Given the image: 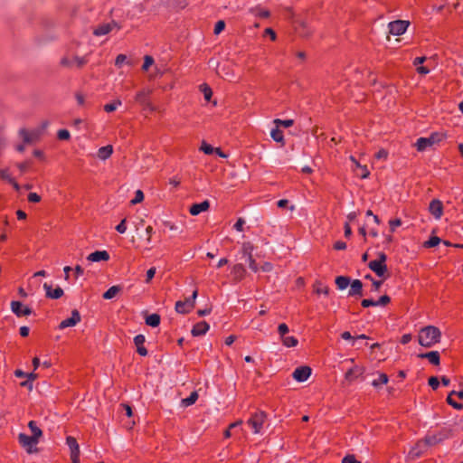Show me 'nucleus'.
<instances>
[{"label": "nucleus", "mask_w": 463, "mask_h": 463, "mask_svg": "<svg viewBox=\"0 0 463 463\" xmlns=\"http://www.w3.org/2000/svg\"><path fill=\"white\" fill-rule=\"evenodd\" d=\"M28 200L31 203H38L41 200V197L36 193H30L28 194Z\"/></svg>", "instance_id": "58"}, {"label": "nucleus", "mask_w": 463, "mask_h": 463, "mask_svg": "<svg viewBox=\"0 0 463 463\" xmlns=\"http://www.w3.org/2000/svg\"><path fill=\"white\" fill-rule=\"evenodd\" d=\"M429 210L436 219H439L443 213L442 203L438 199L432 200L430 203Z\"/></svg>", "instance_id": "17"}, {"label": "nucleus", "mask_w": 463, "mask_h": 463, "mask_svg": "<svg viewBox=\"0 0 463 463\" xmlns=\"http://www.w3.org/2000/svg\"><path fill=\"white\" fill-rule=\"evenodd\" d=\"M120 105H121V100L117 99V100H115V101H114V102H112V103L106 104V105L104 106V109H105V111H106V112H112V111L116 110V109H117V108H118V106H120Z\"/></svg>", "instance_id": "37"}, {"label": "nucleus", "mask_w": 463, "mask_h": 463, "mask_svg": "<svg viewBox=\"0 0 463 463\" xmlns=\"http://www.w3.org/2000/svg\"><path fill=\"white\" fill-rule=\"evenodd\" d=\"M441 333L439 329L434 326H428L421 328L418 334L419 344L430 348L440 341Z\"/></svg>", "instance_id": "1"}, {"label": "nucleus", "mask_w": 463, "mask_h": 463, "mask_svg": "<svg viewBox=\"0 0 463 463\" xmlns=\"http://www.w3.org/2000/svg\"><path fill=\"white\" fill-rule=\"evenodd\" d=\"M198 399V393L197 392H192L191 394L184 399H182L181 404L183 407H188L193 405Z\"/></svg>", "instance_id": "32"}, {"label": "nucleus", "mask_w": 463, "mask_h": 463, "mask_svg": "<svg viewBox=\"0 0 463 463\" xmlns=\"http://www.w3.org/2000/svg\"><path fill=\"white\" fill-rule=\"evenodd\" d=\"M429 445L425 439L419 440L410 450L409 457L411 459L420 458L428 449Z\"/></svg>", "instance_id": "10"}, {"label": "nucleus", "mask_w": 463, "mask_h": 463, "mask_svg": "<svg viewBox=\"0 0 463 463\" xmlns=\"http://www.w3.org/2000/svg\"><path fill=\"white\" fill-rule=\"evenodd\" d=\"M442 137L443 136L440 134L434 133L429 137H420L417 139L415 146L419 151H424L428 147L439 142L442 139Z\"/></svg>", "instance_id": "6"}, {"label": "nucleus", "mask_w": 463, "mask_h": 463, "mask_svg": "<svg viewBox=\"0 0 463 463\" xmlns=\"http://www.w3.org/2000/svg\"><path fill=\"white\" fill-rule=\"evenodd\" d=\"M369 268L373 271L375 272V274L379 277H382L383 276V274L385 273L386 271V265L385 264H382L378 261H376L375 260H372L370 263H369Z\"/></svg>", "instance_id": "25"}, {"label": "nucleus", "mask_w": 463, "mask_h": 463, "mask_svg": "<svg viewBox=\"0 0 463 463\" xmlns=\"http://www.w3.org/2000/svg\"><path fill=\"white\" fill-rule=\"evenodd\" d=\"M350 160L354 163L355 168L354 171L356 173V175H360L361 178H367L370 175L369 170L367 169L366 165H361L359 162L356 161V159L351 156Z\"/></svg>", "instance_id": "20"}, {"label": "nucleus", "mask_w": 463, "mask_h": 463, "mask_svg": "<svg viewBox=\"0 0 463 463\" xmlns=\"http://www.w3.org/2000/svg\"><path fill=\"white\" fill-rule=\"evenodd\" d=\"M210 203L207 200L200 203H194L190 207V213L192 215H198L203 212H205L209 209Z\"/></svg>", "instance_id": "22"}, {"label": "nucleus", "mask_w": 463, "mask_h": 463, "mask_svg": "<svg viewBox=\"0 0 463 463\" xmlns=\"http://www.w3.org/2000/svg\"><path fill=\"white\" fill-rule=\"evenodd\" d=\"M116 230L119 233H125L126 232V231H127L126 219H123L120 222V223L116 226Z\"/></svg>", "instance_id": "54"}, {"label": "nucleus", "mask_w": 463, "mask_h": 463, "mask_svg": "<svg viewBox=\"0 0 463 463\" xmlns=\"http://www.w3.org/2000/svg\"><path fill=\"white\" fill-rule=\"evenodd\" d=\"M57 136L61 140H67L70 138V132L66 129H61L58 131Z\"/></svg>", "instance_id": "48"}, {"label": "nucleus", "mask_w": 463, "mask_h": 463, "mask_svg": "<svg viewBox=\"0 0 463 463\" xmlns=\"http://www.w3.org/2000/svg\"><path fill=\"white\" fill-rule=\"evenodd\" d=\"M334 248L337 250H342L346 248V243L341 241H338L335 243Z\"/></svg>", "instance_id": "63"}, {"label": "nucleus", "mask_w": 463, "mask_h": 463, "mask_svg": "<svg viewBox=\"0 0 463 463\" xmlns=\"http://www.w3.org/2000/svg\"><path fill=\"white\" fill-rule=\"evenodd\" d=\"M389 224L391 226V231L394 232L396 227H399L402 225V221H401V219L391 220L389 222Z\"/></svg>", "instance_id": "55"}, {"label": "nucleus", "mask_w": 463, "mask_h": 463, "mask_svg": "<svg viewBox=\"0 0 463 463\" xmlns=\"http://www.w3.org/2000/svg\"><path fill=\"white\" fill-rule=\"evenodd\" d=\"M201 88H202V91L203 92L204 99L207 101H209L211 99V97L213 94L212 90L206 84L202 85Z\"/></svg>", "instance_id": "43"}, {"label": "nucleus", "mask_w": 463, "mask_h": 463, "mask_svg": "<svg viewBox=\"0 0 463 463\" xmlns=\"http://www.w3.org/2000/svg\"><path fill=\"white\" fill-rule=\"evenodd\" d=\"M224 28H225L224 21H222V20L218 21L214 27V33L215 34L221 33Z\"/></svg>", "instance_id": "46"}, {"label": "nucleus", "mask_w": 463, "mask_h": 463, "mask_svg": "<svg viewBox=\"0 0 463 463\" xmlns=\"http://www.w3.org/2000/svg\"><path fill=\"white\" fill-rule=\"evenodd\" d=\"M18 441L28 454L36 453L38 451L36 445L38 444L39 440L34 437L28 436L24 433H20L18 435Z\"/></svg>", "instance_id": "5"}, {"label": "nucleus", "mask_w": 463, "mask_h": 463, "mask_svg": "<svg viewBox=\"0 0 463 463\" xmlns=\"http://www.w3.org/2000/svg\"><path fill=\"white\" fill-rule=\"evenodd\" d=\"M267 420V414L263 411H258L251 414L250 418L247 420L249 426L253 430L254 434L261 432V429Z\"/></svg>", "instance_id": "2"}, {"label": "nucleus", "mask_w": 463, "mask_h": 463, "mask_svg": "<svg viewBox=\"0 0 463 463\" xmlns=\"http://www.w3.org/2000/svg\"><path fill=\"white\" fill-rule=\"evenodd\" d=\"M11 310L18 317H27L32 314V308L20 301H12Z\"/></svg>", "instance_id": "9"}, {"label": "nucleus", "mask_w": 463, "mask_h": 463, "mask_svg": "<svg viewBox=\"0 0 463 463\" xmlns=\"http://www.w3.org/2000/svg\"><path fill=\"white\" fill-rule=\"evenodd\" d=\"M153 63H154L153 57H151L149 55H146L145 58H144V63H143V66H142V70L147 71L148 68L153 65Z\"/></svg>", "instance_id": "42"}, {"label": "nucleus", "mask_w": 463, "mask_h": 463, "mask_svg": "<svg viewBox=\"0 0 463 463\" xmlns=\"http://www.w3.org/2000/svg\"><path fill=\"white\" fill-rule=\"evenodd\" d=\"M80 315L79 313L78 310L74 309L72 312H71V317L69 318H66L64 320H62L60 325H59V328L60 329H64V328H67V327H71V326H76L78 323L80 322Z\"/></svg>", "instance_id": "11"}, {"label": "nucleus", "mask_w": 463, "mask_h": 463, "mask_svg": "<svg viewBox=\"0 0 463 463\" xmlns=\"http://www.w3.org/2000/svg\"><path fill=\"white\" fill-rule=\"evenodd\" d=\"M388 375L386 373H380L377 379H374L372 383L373 386L378 388L388 383Z\"/></svg>", "instance_id": "35"}, {"label": "nucleus", "mask_w": 463, "mask_h": 463, "mask_svg": "<svg viewBox=\"0 0 463 463\" xmlns=\"http://www.w3.org/2000/svg\"><path fill=\"white\" fill-rule=\"evenodd\" d=\"M66 443L71 449V456H80V447L75 438L71 436L67 437Z\"/></svg>", "instance_id": "26"}, {"label": "nucleus", "mask_w": 463, "mask_h": 463, "mask_svg": "<svg viewBox=\"0 0 463 463\" xmlns=\"http://www.w3.org/2000/svg\"><path fill=\"white\" fill-rule=\"evenodd\" d=\"M278 332L280 335V337H283L288 332V326L286 324L282 323L279 325Z\"/></svg>", "instance_id": "50"}, {"label": "nucleus", "mask_w": 463, "mask_h": 463, "mask_svg": "<svg viewBox=\"0 0 463 463\" xmlns=\"http://www.w3.org/2000/svg\"><path fill=\"white\" fill-rule=\"evenodd\" d=\"M243 260L249 264V268L253 272H258L260 270V268L258 267V265H257L255 260L252 258V256L250 257V259H243Z\"/></svg>", "instance_id": "39"}, {"label": "nucleus", "mask_w": 463, "mask_h": 463, "mask_svg": "<svg viewBox=\"0 0 463 463\" xmlns=\"http://www.w3.org/2000/svg\"><path fill=\"white\" fill-rule=\"evenodd\" d=\"M147 93L145 90H141L136 95V100L141 104H146Z\"/></svg>", "instance_id": "44"}, {"label": "nucleus", "mask_w": 463, "mask_h": 463, "mask_svg": "<svg viewBox=\"0 0 463 463\" xmlns=\"http://www.w3.org/2000/svg\"><path fill=\"white\" fill-rule=\"evenodd\" d=\"M201 150L203 151L205 154L210 155L214 151V148L212 146L208 145L207 143L203 142Z\"/></svg>", "instance_id": "51"}, {"label": "nucleus", "mask_w": 463, "mask_h": 463, "mask_svg": "<svg viewBox=\"0 0 463 463\" xmlns=\"http://www.w3.org/2000/svg\"><path fill=\"white\" fill-rule=\"evenodd\" d=\"M364 279H370V280H371V282H372V285H371V286H372V287H374L375 288H379L382 286V284H383V281H382V280H373V279L371 278V276H370V275L365 276V278H364Z\"/></svg>", "instance_id": "57"}, {"label": "nucleus", "mask_w": 463, "mask_h": 463, "mask_svg": "<svg viewBox=\"0 0 463 463\" xmlns=\"http://www.w3.org/2000/svg\"><path fill=\"white\" fill-rule=\"evenodd\" d=\"M315 289H328L329 286L326 284L323 280H317L314 284Z\"/></svg>", "instance_id": "52"}, {"label": "nucleus", "mask_w": 463, "mask_h": 463, "mask_svg": "<svg viewBox=\"0 0 463 463\" xmlns=\"http://www.w3.org/2000/svg\"><path fill=\"white\" fill-rule=\"evenodd\" d=\"M160 316L158 314H150L146 317V324L152 327H156L160 324Z\"/></svg>", "instance_id": "29"}, {"label": "nucleus", "mask_w": 463, "mask_h": 463, "mask_svg": "<svg viewBox=\"0 0 463 463\" xmlns=\"http://www.w3.org/2000/svg\"><path fill=\"white\" fill-rule=\"evenodd\" d=\"M335 285L337 286L338 289H345L349 286L350 289H362L363 287H369V285L364 284L360 279H354L353 281H351L350 278L345 276L337 277L335 279Z\"/></svg>", "instance_id": "3"}, {"label": "nucleus", "mask_w": 463, "mask_h": 463, "mask_svg": "<svg viewBox=\"0 0 463 463\" xmlns=\"http://www.w3.org/2000/svg\"><path fill=\"white\" fill-rule=\"evenodd\" d=\"M452 394L450 393L448 398H447V402L449 405H451L453 408L457 409V410H460L462 409V404L461 403H458L456 402L453 399H452Z\"/></svg>", "instance_id": "47"}, {"label": "nucleus", "mask_w": 463, "mask_h": 463, "mask_svg": "<svg viewBox=\"0 0 463 463\" xmlns=\"http://www.w3.org/2000/svg\"><path fill=\"white\" fill-rule=\"evenodd\" d=\"M45 275H46V272L44 270H41V271L34 273L33 276L31 278L30 285L32 287H35L36 286L35 282H36L37 277H39V276L44 277Z\"/></svg>", "instance_id": "49"}, {"label": "nucleus", "mask_w": 463, "mask_h": 463, "mask_svg": "<svg viewBox=\"0 0 463 463\" xmlns=\"http://www.w3.org/2000/svg\"><path fill=\"white\" fill-rule=\"evenodd\" d=\"M144 200V194L141 190H137L135 193V197L131 200V204H137L141 203Z\"/></svg>", "instance_id": "41"}, {"label": "nucleus", "mask_w": 463, "mask_h": 463, "mask_svg": "<svg viewBox=\"0 0 463 463\" xmlns=\"http://www.w3.org/2000/svg\"><path fill=\"white\" fill-rule=\"evenodd\" d=\"M109 260V254L106 250H97L87 257V260L91 262L107 261Z\"/></svg>", "instance_id": "19"}, {"label": "nucleus", "mask_w": 463, "mask_h": 463, "mask_svg": "<svg viewBox=\"0 0 463 463\" xmlns=\"http://www.w3.org/2000/svg\"><path fill=\"white\" fill-rule=\"evenodd\" d=\"M419 357L428 359L429 362L434 365H439L440 362V356L438 351H431L425 354H420Z\"/></svg>", "instance_id": "24"}, {"label": "nucleus", "mask_w": 463, "mask_h": 463, "mask_svg": "<svg viewBox=\"0 0 463 463\" xmlns=\"http://www.w3.org/2000/svg\"><path fill=\"white\" fill-rule=\"evenodd\" d=\"M28 427L30 430L32 431V436L37 439L38 440L43 436L42 430L37 426L36 422L34 420H31L28 423Z\"/></svg>", "instance_id": "31"}, {"label": "nucleus", "mask_w": 463, "mask_h": 463, "mask_svg": "<svg viewBox=\"0 0 463 463\" xmlns=\"http://www.w3.org/2000/svg\"><path fill=\"white\" fill-rule=\"evenodd\" d=\"M387 156H388V153L386 150L384 149H381L376 155H375V157L377 159H385L387 158Z\"/></svg>", "instance_id": "64"}, {"label": "nucleus", "mask_w": 463, "mask_h": 463, "mask_svg": "<svg viewBox=\"0 0 463 463\" xmlns=\"http://www.w3.org/2000/svg\"><path fill=\"white\" fill-rule=\"evenodd\" d=\"M365 369L363 366L354 365L345 374V379L348 382H353L358 377L362 376Z\"/></svg>", "instance_id": "16"}, {"label": "nucleus", "mask_w": 463, "mask_h": 463, "mask_svg": "<svg viewBox=\"0 0 463 463\" xmlns=\"http://www.w3.org/2000/svg\"><path fill=\"white\" fill-rule=\"evenodd\" d=\"M246 269L241 263L234 265L232 270L233 278L237 280L241 279L244 277Z\"/></svg>", "instance_id": "27"}, {"label": "nucleus", "mask_w": 463, "mask_h": 463, "mask_svg": "<svg viewBox=\"0 0 463 463\" xmlns=\"http://www.w3.org/2000/svg\"><path fill=\"white\" fill-rule=\"evenodd\" d=\"M118 292V291H105V293L103 294V298L104 299L114 298L117 296Z\"/></svg>", "instance_id": "62"}, {"label": "nucleus", "mask_w": 463, "mask_h": 463, "mask_svg": "<svg viewBox=\"0 0 463 463\" xmlns=\"http://www.w3.org/2000/svg\"><path fill=\"white\" fill-rule=\"evenodd\" d=\"M450 436V430L444 428L437 432L428 433L424 439L428 443L429 447H431L441 443L443 440L449 439Z\"/></svg>", "instance_id": "4"}, {"label": "nucleus", "mask_w": 463, "mask_h": 463, "mask_svg": "<svg viewBox=\"0 0 463 463\" xmlns=\"http://www.w3.org/2000/svg\"><path fill=\"white\" fill-rule=\"evenodd\" d=\"M19 134L23 137L25 144H31L39 139L42 131L40 129H35L31 132H27L25 129H21Z\"/></svg>", "instance_id": "14"}, {"label": "nucleus", "mask_w": 463, "mask_h": 463, "mask_svg": "<svg viewBox=\"0 0 463 463\" xmlns=\"http://www.w3.org/2000/svg\"><path fill=\"white\" fill-rule=\"evenodd\" d=\"M114 27L119 28L118 24L114 21L109 24H103L95 28L93 33L97 36H102L109 33Z\"/></svg>", "instance_id": "18"}, {"label": "nucleus", "mask_w": 463, "mask_h": 463, "mask_svg": "<svg viewBox=\"0 0 463 463\" xmlns=\"http://www.w3.org/2000/svg\"><path fill=\"white\" fill-rule=\"evenodd\" d=\"M127 60V56L125 54H119L116 58L115 64L117 66H120L123 62H125Z\"/></svg>", "instance_id": "60"}, {"label": "nucleus", "mask_w": 463, "mask_h": 463, "mask_svg": "<svg viewBox=\"0 0 463 463\" xmlns=\"http://www.w3.org/2000/svg\"><path fill=\"white\" fill-rule=\"evenodd\" d=\"M0 177L8 183H14V178L9 174V170L7 168L0 169Z\"/></svg>", "instance_id": "38"}, {"label": "nucleus", "mask_w": 463, "mask_h": 463, "mask_svg": "<svg viewBox=\"0 0 463 463\" xmlns=\"http://www.w3.org/2000/svg\"><path fill=\"white\" fill-rule=\"evenodd\" d=\"M410 25L409 21L396 20L388 24L389 33L392 35H402Z\"/></svg>", "instance_id": "8"}, {"label": "nucleus", "mask_w": 463, "mask_h": 463, "mask_svg": "<svg viewBox=\"0 0 463 463\" xmlns=\"http://www.w3.org/2000/svg\"><path fill=\"white\" fill-rule=\"evenodd\" d=\"M270 137L276 142L284 143L283 132L278 127L270 131Z\"/></svg>", "instance_id": "33"}, {"label": "nucleus", "mask_w": 463, "mask_h": 463, "mask_svg": "<svg viewBox=\"0 0 463 463\" xmlns=\"http://www.w3.org/2000/svg\"><path fill=\"white\" fill-rule=\"evenodd\" d=\"M253 245L250 242H244L241 248V260L250 259L252 256Z\"/></svg>", "instance_id": "30"}, {"label": "nucleus", "mask_w": 463, "mask_h": 463, "mask_svg": "<svg viewBox=\"0 0 463 463\" xmlns=\"http://www.w3.org/2000/svg\"><path fill=\"white\" fill-rule=\"evenodd\" d=\"M197 297V291H193L191 298H187L184 300H180L175 303V310L181 314H186L190 312L194 307V300Z\"/></svg>", "instance_id": "7"}, {"label": "nucleus", "mask_w": 463, "mask_h": 463, "mask_svg": "<svg viewBox=\"0 0 463 463\" xmlns=\"http://www.w3.org/2000/svg\"><path fill=\"white\" fill-rule=\"evenodd\" d=\"M293 378L298 382H305L311 375V368L308 366H300L293 372Z\"/></svg>", "instance_id": "13"}, {"label": "nucleus", "mask_w": 463, "mask_h": 463, "mask_svg": "<svg viewBox=\"0 0 463 463\" xmlns=\"http://www.w3.org/2000/svg\"><path fill=\"white\" fill-rule=\"evenodd\" d=\"M244 224H245V221H244V219H242V218H239V219L237 220L236 223L234 224V228H235L237 231L241 232V231H242V226H243Z\"/></svg>", "instance_id": "61"}, {"label": "nucleus", "mask_w": 463, "mask_h": 463, "mask_svg": "<svg viewBox=\"0 0 463 463\" xmlns=\"http://www.w3.org/2000/svg\"><path fill=\"white\" fill-rule=\"evenodd\" d=\"M342 463H361L360 461L356 460V458H354V456L353 455H348L346 457H345L342 460Z\"/></svg>", "instance_id": "56"}, {"label": "nucleus", "mask_w": 463, "mask_h": 463, "mask_svg": "<svg viewBox=\"0 0 463 463\" xmlns=\"http://www.w3.org/2000/svg\"><path fill=\"white\" fill-rule=\"evenodd\" d=\"M145 341L146 339L143 335H137L134 338V343L137 346V352L142 356H146L147 354V350L144 346Z\"/></svg>", "instance_id": "23"}, {"label": "nucleus", "mask_w": 463, "mask_h": 463, "mask_svg": "<svg viewBox=\"0 0 463 463\" xmlns=\"http://www.w3.org/2000/svg\"><path fill=\"white\" fill-rule=\"evenodd\" d=\"M389 302H390V298L387 295H383V296L380 297L378 299L365 298L362 301V306L364 307L385 306Z\"/></svg>", "instance_id": "15"}, {"label": "nucleus", "mask_w": 463, "mask_h": 463, "mask_svg": "<svg viewBox=\"0 0 463 463\" xmlns=\"http://www.w3.org/2000/svg\"><path fill=\"white\" fill-rule=\"evenodd\" d=\"M440 239L437 236L430 237L429 241L424 243L425 247L431 248L439 245Z\"/></svg>", "instance_id": "40"}, {"label": "nucleus", "mask_w": 463, "mask_h": 463, "mask_svg": "<svg viewBox=\"0 0 463 463\" xmlns=\"http://www.w3.org/2000/svg\"><path fill=\"white\" fill-rule=\"evenodd\" d=\"M113 153V147L111 145H108L105 146L100 147L98 150V157L101 160H106L109 158L111 154Z\"/></svg>", "instance_id": "28"}, {"label": "nucleus", "mask_w": 463, "mask_h": 463, "mask_svg": "<svg viewBox=\"0 0 463 463\" xmlns=\"http://www.w3.org/2000/svg\"><path fill=\"white\" fill-rule=\"evenodd\" d=\"M273 123L276 125V127H283V128H289L294 124L293 119H279L277 118L273 121Z\"/></svg>", "instance_id": "36"}, {"label": "nucleus", "mask_w": 463, "mask_h": 463, "mask_svg": "<svg viewBox=\"0 0 463 463\" xmlns=\"http://www.w3.org/2000/svg\"><path fill=\"white\" fill-rule=\"evenodd\" d=\"M156 274V268H151L149 269L147 271H146V282H149L155 276Z\"/></svg>", "instance_id": "59"}, {"label": "nucleus", "mask_w": 463, "mask_h": 463, "mask_svg": "<svg viewBox=\"0 0 463 463\" xmlns=\"http://www.w3.org/2000/svg\"><path fill=\"white\" fill-rule=\"evenodd\" d=\"M63 294V291H46V297L52 299L60 298Z\"/></svg>", "instance_id": "45"}, {"label": "nucleus", "mask_w": 463, "mask_h": 463, "mask_svg": "<svg viewBox=\"0 0 463 463\" xmlns=\"http://www.w3.org/2000/svg\"><path fill=\"white\" fill-rule=\"evenodd\" d=\"M280 338H281L282 344L286 347H295L298 344V339L295 336H286V335H284L283 337H280Z\"/></svg>", "instance_id": "34"}, {"label": "nucleus", "mask_w": 463, "mask_h": 463, "mask_svg": "<svg viewBox=\"0 0 463 463\" xmlns=\"http://www.w3.org/2000/svg\"><path fill=\"white\" fill-rule=\"evenodd\" d=\"M209 328V324L205 321H202L194 326L191 333L194 336H201L205 335Z\"/></svg>", "instance_id": "21"}, {"label": "nucleus", "mask_w": 463, "mask_h": 463, "mask_svg": "<svg viewBox=\"0 0 463 463\" xmlns=\"http://www.w3.org/2000/svg\"><path fill=\"white\" fill-rule=\"evenodd\" d=\"M87 60L84 57H79V56H73L72 58H70L68 56H65L61 59V65L65 67H72L73 65H76L77 67H82L84 64H86Z\"/></svg>", "instance_id": "12"}, {"label": "nucleus", "mask_w": 463, "mask_h": 463, "mask_svg": "<svg viewBox=\"0 0 463 463\" xmlns=\"http://www.w3.org/2000/svg\"><path fill=\"white\" fill-rule=\"evenodd\" d=\"M429 385L433 389V390H436L439 385V379L435 376H432L429 379Z\"/></svg>", "instance_id": "53"}]
</instances>
